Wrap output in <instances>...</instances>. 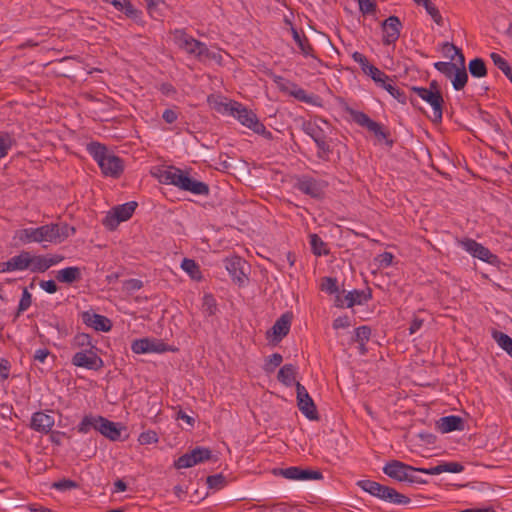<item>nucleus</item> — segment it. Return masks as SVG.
<instances>
[{"label":"nucleus","mask_w":512,"mask_h":512,"mask_svg":"<svg viewBox=\"0 0 512 512\" xmlns=\"http://www.w3.org/2000/svg\"><path fill=\"white\" fill-rule=\"evenodd\" d=\"M87 151L99 165L105 176L118 178L123 172V161L120 157L109 153L105 145L99 142H91L87 145Z\"/></svg>","instance_id":"nucleus-1"},{"label":"nucleus","mask_w":512,"mask_h":512,"mask_svg":"<svg viewBox=\"0 0 512 512\" xmlns=\"http://www.w3.org/2000/svg\"><path fill=\"white\" fill-rule=\"evenodd\" d=\"M91 429L98 431L111 441H118L121 438L122 427L99 415H85L77 427L78 432L83 434Z\"/></svg>","instance_id":"nucleus-2"},{"label":"nucleus","mask_w":512,"mask_h":512,"mask_svg":"<svg viewBox=\"0 0 512 512\" xmlns=\"http://www.w3.org/2000/svg\"><path fill=\"white\" fill-rule=\"evenodd\" d=\"M357 486L370 495L388 503L396 505H407L411 502L409 497L399 493L394 488L380 484L373 480H359L357 482Z\"/></svg>","instance_id":"nucleus-3"},{"label":"nucleus","mask_w":512,"mask_h":512,"mask_svg":"<svg viewBox=\"0 0 512 512\" xmlns=\"http://www.w3.org/2000/svg\"><path fill=\"white\" fill-rule=\"evenodd\" d=\"M172 34L175 44L188 54L195 56L198 60L202 61L215 57V54L210 52L205 43L193 38L184 29H175Z\"/></svg>","instance_id":"nucleus-4"},{"label":"nucleus","mask_w":512,"mask_h":512,"mask_svg":"<svg viewBox=\"0 0 512 512\" xmlns=\"http://www.w3.org/2000/svg\"><path fill=\"white\" fill-rule=\"evenodd\" d=\"M215 108L218 112H229L232 116L237 118L242 125L252 131L255 129L256 124L260 122L257 115L252 110H249L236 101H231L229 103L221 102L217 104Z\"/></svg>","instance_id":"nucleus-5"},{"label":"nucleus","mask_w":512,"mask_h":512,"mask_svg":"<svg viewBox=\"0 0 512 512\" xmlns=\"http://www.w3.org/2000/svg\"><path fill=\"white\" fill-rule=\"evenodd\" d=\"M349 114L353 121L359 126L367 128L372 132L379 140H385V143L389 146H393V140L389 139L390 133L380 123L372 120L366 113L349 109Z\"/></svg>","instance_id":"nucleus-6"},{"label":"nucleus","mask_w":512,"mask_h":512,"mask_svg":"<svg viewBox=\"0 0 512 512\" xmlns=\"http://www.w3.org/2000/svg\"><path fill=\"white\" fill-rule=\"evenodd\" d=\"M328 183L324 180L313 178L309 175H301L296 178L294 188L314 199H322Z\"/></svg>","instance_id":"nucleus-7"},{"label":"nucleus","mask_w":512,"mask_h":512,"mask_svg":"<svg viewBox=\"0 0 512 512\" xmlns=\"http://www.w3.org/2000/svg\"><path fill=\"white\" fill-rule=\"evenodd\" d=\"M97 351V347H90V349H82L76 352L71 359L72 365L87 370H101L104 367V361L97 354Z\"/></svg>","instance_id":"nucleus-8"},{"label":"nucleus","mask_w":512,"mask_h":512,"mask_svg":"<svg viewBox=\"0 0 512 512\" xmlns=\"http://www.w3.org/2000/svg\"><path fill=\"white\" fill-rule=\"evenodd\" d=\"M54 227L50 224L42 225L37 228H24L18 231L17 237L23 244L30 243H53Z\"/></svg>","instance_id":"nucleus-9"},{"label":"nucleus","mask_w":512,"mask_h":512,"mask_svg":"<svg viewBox=\"0 0 512 512\" xmlns=\"http://www.w3.org/2000/svg\"><path fill=\"white\" fill-rule=\"evenodd\" d=\"M412 93H415L419 98L428 103L433 110V122L440 123L443 116L444 99L441 91L431 92L426 90L425 87L413 86L410 88Z\"/></svg>","instance_id":"nucleus-10"},{"label":"nucleus","mask_w":512,"mask_h":512,"mask_svg":"<svg viewBox=\"0 0 512 512\" xmlns=\"http://www.w3.org/2000/svg\"><path fill=\"white\" fill-rule=\"evenodd\" d=\"M137 207V203L130 201L112 208V210L103 219V225L109 230H114L124 221L130 219Z\"/></svg>","instance_id":"nucleus-11"},{"label":"nucleus","mask_w":512,"mask_h":512,"mask_svg":"<svg viewBox=\"0 0 512 512\" xmlns=\"http://www.w3.org/2000/svg\"><path fill=\"white\" fill-rule=\"evenodd\" d=\"M131 350L136 354H145L176 352L178 349L164 343L160 339L146 337L134 340L131 344Z\"/></svg>","instance_id":"nucleus-12"},{"label":"nucleus","mask_w":512,"mask_h":512,"mask_svg":"<svg viewBox=\"0 0 512 512\" xmlns=\"http://www.w3.org/2000/svg\"><path fill=\"white\" fill-rule=\"evenodd\" d=\"M295 386L297 394V406L299 410L309 420H318L319 417L316 405L314 404V401L309 395L307 389L300 382H295Z\"/></svg>","instance_id":"nucleus-13"},{"label":"nucleus","mask_w":512,"mask_h":512,"mask_svg":"<svg viewBox=\"0 0 512 512\" xmlns=\"http://www.w3.org/2000/svg\"><path fill=\"white\" fill-rule=\"evenodd\" d=\"M302 130L310 136L314 142H319L329 137L331 126L328 121L319 118L315 121L304 122Z\"/></svg>","instance_id":"nucleus-14"},{"label":"nucleus","mask_w":512,"mask_h":512,"mask_svg":"<svg viewBox=\"0 0 512 512\" xmlns=\"http://www.w3.org/2000/svg\"><path fill=\"white\" fill-rule=\"evenodd\" d=\"M382 470L389 478L398 482H406L408 473L417 471V468L399 460H391L384 465Z\"/></svg>","instance_id":"nucleus-15"},{"label":"nucleus","mask_w":512,"mask_h":512,"mask_svg":"<svg viewBox=\"0 0 512 512\" xmlns=\"http://www.w3.org/2000/svg\"><path fill=\"white\" fill-rule=\"evenodd\" d=\"M461 246L473 257H476L489 264H494L498 260V257L491 253L488 248L484 247L482 244L473 239H465L461 241Z\"/></svg>","instance_id":"nucleus-16"},{"label":"nucleus","mask_w":512,"mask_h":512,"mask_svg":"<svg viewBox=\"0 0 512 512\" xmlns=\"http://www.w3.org/2000/svg\"><path fill=\"white\" fill-rule=\"evenodd\" d=\"M381 28L383 31L382 42L384 45L394 44L400 37L402 23L397 16H389L385 19Z\"/></svg>","instance_id":"nucleus-17"},{"label":"nucleus","mask_w":512,"mask_h":512,"mask_svg":"<svg viewBox=\"0 0 512 512\" xmlns=\"http://www.w3.org/2000/svg\"><path fill=\"white\" fill-rule=\"evenodd\" d=\"M224 267L233 279V281H236L240 285L245 282L247 279L246 274L244 272V266L246 265V262L239 256H230L226 257L223 260Z\"/></svg>","instance_id":"nucleus-18"},{"label":"nucleus","mask_w":512,"mask_h":512,"mask_svg":"<svg viewBox=\"0 0 512 512\" xmlns=\"http://www.w3.org/2000/svg\"><path fill=\"white\" fill-rule=\"evenodd\" d=\"M380 80L379 81H374L378 86L382 87L383 89H385L393 98H395L399 103L401 104H406L407 103V100L410 101V103L413 105V106H416L417 104V100L413 97V96H410L409 98L405 95L404 91H402L401 89H399L398 87H395L394 85H392V80L389 78L388 75H386L384 72H383V75L379 76Z\"/></svg>","instance_id":"nucleus-19"},{"label":"nucleus","mask_w":512,"mask_h":512,"mask_svg":"<svg viewBox=\"0 0 512 512\" xmlns=\"http://www.w3.org/2000/svg\"><path fill=\"white\" fill-rule=\"evenodd\" d=\"M81 319L85 325L95 329L96 331L109 332L112 329V322L110 319L91 311L82 312Z\"/></svg>","instance_id":"nucleus-20"},{"label":"nucleus","mask_w":512,"mask_h":512,"mask_svg":"<svg viewBox=\"0 0 512 512\" xmlns=\"http://www.w3.org/2000/svg\"><path fill=\"white\" fill-rule=\"evenodd\" d=\"M30 267V252L21 251L6 262L0 263V272L23 271Z\"/></svg>","instance_id":"nucleus-21"},{"label":"nucleus","mask_w":512,"mask_h":512,"mask_svg":"<svg viewBox=\"0 0 512 512\" xmlns=\"http://www.w3.org/2000/svg\"><path fill=\"white\" fill-rule=\"evenodd\" d=\"M54 423L55 420L52 415L38 411L33 413L30 427L37 432L48 434L52 430Z\"/></svg>","instance_id":"nucleus-22"},{"label":"nucleus","mask_w":512,"mask_h":512,"mask_svg":"<svg viewBox=\"0 0 512 512\" xmlns=\"http://www.w3.org/2000/svg\"><path fill=\"white\" fill-rule=\"evenodd\" d=\"M292 315L290 313L282 314L271 328L274 340H282L290 331Z\"/></svg>","instance_id":"nucleus-23"},{"label":"nucleus","mask_w":512,"mask_h":512,"mask_svg":"<svg viewBox=\"0 0 512 512\" xmlns=\"http://www.w3.org/2000/svg\"><path fill=\"white\" fill-rule=\"evenodd\" d=\"M352 58L355 62H357L360 66L362 71L369 75L373 81H379V76L383 75V71H381L376 66L369 63L367 57L363 55L362 53L355 51L352 54Z\"/></svg>","instance_id":"nucleus-24"},{"label":"nucleus","mask_w":512,"mask_h":512,"mask_svg":"<svg viewBox=\"0 0 512 512\" xmlns=\"http://www.w3.org/2000/svg\"><path fill=\"white\" fill-rule=\"evenodd\" d=\"M372 299V290L367 288L365 290L354 289L345 295L346 307L352 308L355 305H363Z\"/></svg>","instance_id":"nucleus-25"},{"label":"nucleus","mask_w":512,"mask_h":512,"mask_svg":"<svg viewBox=\"0 0 512 512\" xmlns=\"http://www.w3.org/2000/svg\"><path fill=\"white\" fill-rule=\"evenodd\" d=\"M437 427L439 431L442 433H449L456 430H462L463 419L455 415L441 417L437 421Z\"/></svg>","instance_id":"nucleus-26"},{"label":"nucleus","mask_w":512,"mask_h":512,"mask_svg":"<svg viewBox=\"0 0 512 512\" xmlns=\"http://www.w3.org/2000/svg\"><path fill=\"white\" fill-rule=\"evenodd\" d=\"M81 269L76 266L61 269L56 274V279L60 283L72 284L81 279Z\"/></svg>","instance_id":"nucleus-27"},{"label":"nucleus","mask_w":512,"mask_h":512,"mask_svg":"<svg viewBox=\"0 0 512 512\" xmlns=\"http://www.w3.org/2000/svg\"><path fill=\"white\" fill-rule=\"evenodd\" d=\"M50 225L55 228L53 236L54 243H61L62 241L76 233L75 227L70 226L67 223H50Z\"/></svg>","instance_id":"nucleus-28"},{"label":"nucleus","mask_w":512,"mask_h":512,"mask_svg":"<svg viewBox=\"0 0 512 512\" xmlns=\"http://www.w3.org/2000/svg\"><path fill=\"white\" fill-rule=\"evenodd\" d=\"M297 369L293 364H285L278 371L277 379L283 385L290 387L295 382Z\"/></svg>","instance_id":"nucleus-29"},{"label":"nucleus","mask_w":512,"mask_h":512,"mask_svg":"<svg viewBox=\"0 0 512 512\" xmlns=\"http://www.w3.org/2000/svg\"><path fill=\"white\" fill-rule=\"evenodd\" d=\"M292 36L294 41L297 43L300 51L304 56L314 57L313 47L311 46L309 39L303 32H298L295 28H292Z\"/></svg>","instance_id":"nucleus-30"},{"label":"nucleus","mask_w":512,"mask_h":512,"mask_svg":"<svg viewBox=\"0 0 512 512\" xmlns=\"http://www.w3.org/2000/svg\"><path fill=\"white\" fill-rule=\"evenodd\" d=\"M188 182L183 188L184 191H189L195 195H207L209 193V186L201 181H197L188 176Z\"/></svg>","instance_id":"nucleus-31"},{"label":"nucleus","mask_w":512,"mask_h":512,"mask_svg":"<svg viewBox=\"0 0 512 512\" xmlns=\"http://www.w3.org/2000/svg\"><path fill=\"white\" fill-rule=\"evenodd\" d=\"M333 140L328 137L324 140H321L319 142H315L318 151H317V157L323 161H329L330 155L333 152V146H332Z\"/></svg>","instance_id":"nucleus-32"},{"label":"nucleus","mask_w":512,"mask_h":512,"mask_svg":"<svg viewBox=\"0 0 512 512\" xmlns=\"http://www.w3.org/2000/svg\"><path fill=\"white\" fill-rule=\"evenodd\" d=\"M470 74L475 78H482L487 75V67L482 58H474L468 64Z\"/></svg>","instance_id":"nucleus-33"},{"label":"nucleus","mask_w":512,"mask_h":512,"mask_svg":"<svg viewBox=\"0 0 512 512\" xmlns=\"http://www.w3.org/2000/svg\"><path fill=\"white\" fill-rule=\"evenodd\" d=\"M493 339L497 342V344L509 355L512 357V338L501 332L494 330L492 332Z\"/></svg>","instance_id":"nucleus-34"},{"label":"nucleus","mask_w":512,"mask_h":512,"mask_svg":"<svg viewBox=\"0 0 512 512\" xmlns=\"http://www.w3.org/2000/svg\"><path fill=\"white\" fill-rule=\"evenodd\" d=\"M468 82V74L465 67H456L453 73L452 86L455 90H462Z\"/></svg>","instance_id":"nucleus-35"},{"label":"nucleus","mask_w":512,"mask_h":512,"mask_svg":"<svg viewBox=\"0 0 512 512\" xmlns=\"http://www.w3.org/2000/svg\"><path fill=\"white\" fill-rule=\"evenodd\" d=\"M490 58L493 61L494 65L499 70H501L512 83V67L509 65V63L500 54L495 52H492L490 54Z\"/></svg>","instance_id":"nucleus-36"},{"label":"nucleus","mask_w":512,"mask_h":512,"mask_svg":"<svg viewBox=\"0 0 512 512\" xmlns=\"http://www.w3.org/2000/svg\"><path fill=\"white\" fill-rule=\"evenodd\" d=\"M181 268L194 280H200L202 278L199 265L193 259L184 258L181 263Z\"/></svg>","instance_id":"nucleus-37"},{"label":"nucleus","mask_w":512,"mask_h":512,"mask_svg":"<svg viewBox=\"0 0 512 512\" xmlns=\"http://www.w3.org/2000/svg\"><path fill=\"white\" fill-rule=\"evenodd\" d=\"M29 270L32 273H43L48 270L46 256L44 255H32L30 253V267Z\"/></svg>","instance_id":"nucleus-38"},{"label":"nucleus","mask_w":512,"mask_h":512,"mask_svg":"<svg viewBox=\"0 0 512 512\" xmlns=\"http://www.w3.org/2000/svg\"><path fill=\"white\" fill-rule=\"evenodd\" d=\"M111 4L127 17L135 18L138 15V10L133 7L129 0H114Z\"/></svg>","instance_id":"nucleus-39"},{"label":"nucleus","mask_w":512,"mask_h":512,"mask_svg":"<svg viewBox=\"0 0 512 512\" xmlns=\"http://www.w3.org/2000/svg\"><path fill=\"white\" fill-rule=\"evenodd\" d=\"M71 346L73 348H78L80 350L90 349V347H95L92 344L91 336L87 333H77L71 342Z\"/></svg>","instance_id":"nucleus-40"},{"label":"nucleus","mask_w":512,"mask_h":512,"mask_svg":"<svg viewBox=\"0 0 512 512\" xmlns=\"http://www.w3.org/2000/svg\"><path fill=\"white\" fill-rule=\"evenodd\" d=\"M310 245L313 254L317 256L327 255L329 250L326 248V243L317 235H310Z\"/></svg>","instance_id":"nucleus-41"},{"label":"nucleus","mask_w":512,"mask_h":512,"mask_svg":"<svg viewBox=\"0 0 512 512\" xmlns=\"http://www.w3.org/2000/svg\"><path fill=\"white\" fill-rule=\"evenodd\" d=\"M420 4H422L425 7V10L432 17V19L437 25H443V18L438 8L430 0H420Z\"/></svg>","instance_id":"nucleus-42"},{"label":"nucleus","mask_w":512,"mask_h":512,"mask_svg":"<svg viewBox=\"0 0 512 512\" xmlns=\"http://www.w3.org/2000/svg\"><path fill=\"white\" fill-rule=\"evenodd\" d=\"M14 144L13 138L7 132L0 131V160L7 156Z\"/></svg>","instance_id":"nucleus-43"},{"label":"nucleus","mask_w":512,"mask_h":512,"mask_svg":"<svg viewBox=\"0 0 512 512\" xmlns=\"http://www.w3.org/2000/svg\"><path fill=\"white\" fill-rule=\"evenodd\" d=\"M181 169L176 167H169L167 170L161 172L160 174V182L164 184H172L175 185L176 179L179 176Z\"/></svg>","instance_id":"nucleus-44"},{"label":"nucleus","mask_w":512,"mask_h":512,"mask_svg":"<svg viewBox=\"0 0 512 512\" xmlns=\"http://www.w3.org/2000/svg\"><path fill=\"white\" fill-rule=\"evenodd\" d=\"M191 453L194 455L195 463L197 464L208 461L212 458V451L206 447H195L191 450Z\"/></svg>","instance_id":"nucleus-45"},{"label":"nucleus","mask_w":512,"mask_h":512,"mask_svg":"<svg viewBox=\"0 0 512 512\" xmlns=\"http://www.w3.org/2000/svg\"><path fill=\"white\" fill-rule=\"evenodd\" d=\"M283 361V357L279 353H273L270 355L263 366L266 373H272L276 367L280 366Z\"/></svg>","instance_id":"nucleus-46"},{"label":"nucleus","mask_w":512,"mask_h":512,"mask_svg":"<svg viewBox=\"0 0 512 512\" xmlns=\"http://www.w3.org/2000/svg\"><path fill=\"white\" fill-rule=\"evenodd\" d=\"M206 483L210 489L220 490L224 488L227 484L225 476L220 474H215L207 477Z\"/></svg>","instance_id":"nucleus-47"},{"label":"nucleus","mask_w":512,"mask_h":512,"mask_svg":"<svg viewBox=\"0 0 512 512\" xmlns=\"http://www.w3.org/2000/svg\"><path fill=\"white\" fill-rule=\"evenodd\" d=\"M434 67L440 73L444 74L447 78H452L457 65L452 62L438 61L434 63Z\"/></svg>","instance_id":"nucleus-48"},{"label":"nucleus","mask_w":512,"mask_h":512,"mask_svg":"<svg viewBox=\"0 0 512 512\" xmlns=\"http://www.w3.org/2000/svg\"><path fill=\"white\" fill-rule=\"evenodd\" d=\"M371 336V328L369 326H360L355 329L354 341L364 346Z\"/></svg>","instance_id":"nucleus-49"},{"label":"nucleus","mask_w":512,"mask_h":512,"mask_svg":"<svg viewBox=\"0 0 512 512\" xmlns=\"http://www.w3.org/2000/svg\"><path fill=\"white\" fill-rule=\"evenodd\" d=\"M196 464L197 463H195L194 455H192L191 451L189 453L183 454L174 462V466L177 469L190 468Z\"/></svg>","instance_id":"nucleus-50"},{"label":"nucleus","mask_w":512,"mask_h":512,"mask_svg":"<svg viewBox=\"0 0 512 512\" xmlns=\"http://www.w3.org/2000/svg\"><path fill=\"white\" fill-rule=\"evenodd\" d=\"M289 94L297 100L305 103H312L313 100V96L307 94V92L303 88L298 87L297 84L293 85Z\"/></svg>","instance_id":"nucleus-51"},{"label":"nucleus","mask_w":512,"mask_h":512,"mask_svg":"<svg viewBox=\"0 0 512 512\" xmlns=\"http://www.w3.org/2000/svg\"><path fill=\"white\" fill-rule=\"evenodd\" d=\"M217 305L213 295L205 294L203 297V311L208 315L212 316L216 313Z\"/></svg>","instance_id":"nucleus-52"},{"label":"nucleus","mask_w":512,"mask_h":512,"mask_svg":"<svg viewBox=\"0 0 512 512\" xmlns=\"http://www.w3.org/2000/svg\"><path fill=\"white\" fill-rule=\"evenodd\" d=\"M31 303H32V295L27 290V288H24L22 297H21L19 305H18L16 316L18 317L21 313L26 311L31 306Z\"/></svg>","instance_id":"nucleus-53"},{"label":"nucleus","mask_w":512,"mask_h":512,"mask_svg":"<svg viewBox=\"0 0 512 512\" xmlns=\"http://www.w3.org/2000/svg\"><path fill=\"white\" fill-rule=\"evenodd\" d=\"M271 76H272L273 82L277 85V87L282 92H285L288 94L290 93V91L295 83L285 79L282 76L276 75V74H272Z\"/></svg>","instance_id":"nucleus-54"},{"label":"nucleus","mask_w":512,"mask_h":512,"mask_svg":"<svg viewBox=\"0 0 512 512\" xmlns=\"http://www.w3.org/2000/svg\"><path fill=\"white\" fill-rule=\"evenodd\" d=\"M447 48L449 50H453V54H451L450 59L454 60L455 56H457L458 60H459V65H460L459 67H465V57H464L461 49H459L452 43L445 42L443 44V50H446Z\"/></svg>","instance_id":"nucleus-55"},{"label":"nucleus","mask_w":512,"mask_h":512,"mask_svg":"<svg viewBox=\"0 0 512 512\" xmlns=\"http://www.w3.org/2000/svg\"><path fill=\"white\" fill-rule=\"evenodd\" d=\"M321 289L329 294L338 292L337 279L332 277H324L322 279Z\"/></svg>","instance_id":"nucleus-56"},{"label":"nucleus","mask_w":512,"mask_h":512,"mask_svg":"<svg viewBox=\"0 0 512 512\" xmlns=\"http://www.w3.org/2000/svg\"><path fill=\"white\" fill-rule=\"evenodd\" d=\"M138 441L141 445L157 443L158 435L153 430L144 431L139 435Z\"/></svg>","instance_id":"nucleus-57"},{"label":"nucleus","mask_w":512,"mask_h":512,"mask_svg":"<svg viewBox=\"0 0 512 512\" xmlns=\"http://www.w3.org/2000/svg\"><path fill=\"white\" fill-rule=\"evenodd\" d=\"M78 487V483L70 479H62L52 484V488L59 491H68Z\"/></svg>","instance_id":"nucleus-58"},{"label":"nucleus","mask_w":512,"mask_h":512,"mask_svg":"<svg viewBox=\"0 0 512 512\" xmlns=\"http://www.w3.org/2000/svg\"><path fill=\"white\" fill-rule=\"evenodd\" d=\"M323 475L318 470L300 469L298 480H320Z\"/></svg>","instance_id":"nucleus-59"},{"label":"nucleus","mask_w":512,"mask_h":512,"mask_svg":"<svg viewBox=\"0 0 512 512\" xmlns=\"http://www.w3.org/2000/svg\"><path fill=\"white\" fill-rule=\"evenodd\" d=\"M359 9L364 14H372L376 12L375 0H358Z\"/></svg>","instance_id":"nucleus-60"},{"label":"nucleus","mask_w":512,"mask_h":512,"mask_svg":"<svg viewBox=\"0 0 512 512\" xmlns=\"http://www.w3.org/2000/svg\"><path fill=\"white\" fill-rule=\"evenodd\" d=\"M300 469H301L300 467H296V466L288 467L286 469L281 470V475L283 477H285L286 479L298 480Z\"/></svg>","instance_id":"nucleus-61"},{"label":"nucleus","mask_w":512,"mask_h":512,"mask_svg":"<svg viewBox=\"0 0 512 512\" xmlns=\"http://www.w3.org/2000/svg\"><path fill=\"white\" fill-rule=\"evenodd\" d=\"M464 467L458 462H445L442 463L443 472L448 473H460L462 472Z\"/></svg>","instance_id":"nucleus-62"},{"label":"nucleus","mask_w":512,"mask_h":512,"mask_svg":"<svg viewBox=\"0 0 512 512\" xmlns=\"http://www.w3.org/2000/svg\"><path fill=\"white\" fill-rule=\"evenodd\" d=\"M40 287L49 294H54L58 290V286L54 280L40 281Z\"/></svg>","instance_id":"nucleus-63"},{"label":"nucleus","mask_w":512,"mask_h":512,"mask_svg":"<svg viewBox=\"0 0 512 512\" xmlns=\"http://www.w3.org/2000/svg\"><path fill=\"white\" fill-rule=\"evenodd\" d=\"M10 362L6 359H0V380H6L9 377Z\"/></svg>","instance_id":"nucleus-64"}]
</instances>
